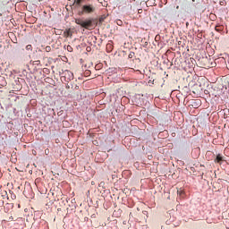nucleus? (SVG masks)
Returning a JSON list of instances; mask_svg holds the SVG:
<instances>
[{"label": "nucleus", "mask_w": 229, "mask_h": 229, "mask_svg": "<svg viewBox=\"0 0 229 229\" xmlns=\"http://www.w3.org/2000/svg\"><path fill=\"white\" fill-rule=\"evenodd\" d=\"M40 64V61H34V65H39Z\"/></svg>", "instance_id": "ddd939ff"}, {"label": "nucleus", "mask_w": 229, "mask_h": 229, "mask_svg": "<svg viewBox=\"0 0 229 229\" xmlns=\"http://www.w3.org/2000/svg\"><path fill=\"white\" fill-rule=\"evenodd\" d=\"M82 0H74V4H77V6H80L81 4Z\"/></svg>", "instance_id": "0eeeda50"}, {"label": "nucleus", "mask_w": 229, "mask_h": 229, "mask_svg": "<svg viewBox=\"0 0 229 229\" xmlns=\"http://www.w3.org/2000/svg\"><path fill=\"white\" fill-rule=\"evenodd\" d=\"M221 162H225V159L221 157V154H218L215 158V164H220Z\"/></svg>", "instance_id": "20e7f679"}, {"label": "nucleus", "mask_w": 229, "mask_h": 229, "mask_svg": "<svg viewBox=\"0 0 229 229\" xmlns=\"http://www.w3.org/2000/svg\"><path fill=\"white\" fill-rule=\"evenodd\" d=\"M45 153H49V150H45Z\"/></svg>", "instance_id": "6ab92c4d"}, {"label": "nucleus", "mask_w": 229, "mask_h": 229, "mask_svg": "<svg viewBox=\"0 0 229 229\" xmlns=\"http://www.w3.org/2000/svg\"><path fill=\"white\" fill-rule=\"evenodd\" d=\"M98 21H99V22H104L105 17L101 16Z\"/></svg>", "instance_id": "f8f14e48"}, {"label": "nucleus", "mask_w": 229, "mask_h": 229, "mask_svg": "<svg viewBox=\"0 0 229 229\" xmlns=\"http://www.w3.org/2000/svg\"><path fill=\"white\" fill-rule=\"evenodd\" d=\"M67 50L70 51V52L72 51V47L68 46V47H67Z\"/></svg>", "instance_id": "2eb2a0df"}, {"label": "nucleus", "mask_w": 229, "mask_h": 229, "mask_svg": "<svg viewBox=\"0 0 229 229\" xmlns=\"http://www.w3.org/2000/svg\"><path fill=\"white\" fill-rule=\"evenodd\" d=\"M216 31H217L218 33H221V31H223L225 30V27L223 25H216L215 27Z\"/></svg>", "instance_id": "423d86ee"}, {"label": "nucleus", "mask_w": 229, "mask_h": 229, "mask_svg": "<svg viewBox=\"0 0 229 229\" xmlns=\"http://www.w3.org/2000/svg\"><path fill=\"white\" fill-rule=\"evenodd\" d=\"M64 78L66 81H71V80H74V73H72V72L66 70L64 72Z\"/></svg>", "instance_id": "7ed1b4c3"}, {"label": "nucleus", "mask_w": 229, "mask_h": 229, "mask_svg": "<svg viewBox=\"0 0 229 229\" xmlns=\"http://www.w3.org/2000/svg\"><path fill=\"white\" fill-rule=\"evenodd\" d=\"M26 49L27 51H31V49H33V47L31 45H27Z\"/></svg>", "instance_id": "6e6552de"}, {"label": "nucleus", "mask_w": 229, "mask_h": 229, "mask_svg": "<svg viewBox=\"0 0 229 229\" xmlns=\"http://www.w3.org/2000/svg\"><path fill=\"white\" fill-rule=\"evenodd\" d=\"M45 153H49V150H45Z\"/></svg>", "instance_id": "aec40b11"}, {"label": "nucleus", "mask_w": 229, "mask_h": 229, "mask_svg": "<svg viewBox=\"0 0 229 229\" xmlns=\"http://www.w3.org/2000/svg\"><path fill=\"white\" fill-rule=\"evenodd\" d=\"M75 22L84 28L85 30H95L96 26H98V20L95 18H88L83 20L81 18L75 19Z\"/></svg>", "instance_id": "f257e3e1"}, {"label": "nucleus", "mask_w": 229, "mask_h": 229, "mask_svg": "<svg viewBox=\"0 0 229 229\" xmlns=\"http://www.w3.org/2000/svg\"><path fill=\"white\" fill-rule=\"evenodd\" d=\"M12 199H16L17 196L15 194L11 195Z\"/></svg>", "instance_id": "4468645a"}, {"label": "nucleus", "mask_w": 229, "mask_h": 229, "mask_svg": "<svg viewBox=\"0 0 229 229\" xmlns=\"http://www.w3.org/2000/svg\"><path fill=\"white\" fill-rule=\"evenodd\" d=\"M145 46H148V42L145 43Z\"/></svg>", "instance_id": "412c9836"}, {"label": "nucleus", "mask_w": 229, "mask_h": 229, "mask_svg": "<svg viewBox=\"0 0 229 229\" xmlns=\"http://www.w3.org/2000/svg\"><path fill=\"white\" fill-rule=\"evenodd\" d=\"M116 24H117L118 26H123V21L117 20V21H116Z\"/></svg>", "instance_id": "1a4fd4ad"}, {"label": "nucleus", "mask_w": 229, "mask_h": 229, "mask_svg": "<svg viewBox=\"0 0 229 229\" xmlns=\"http://www.w3.org/2000/svg\"><path fill=\"white\" fill-rule=\"evenodd\" d=\"M45 153H49V150H45Z\"/></svg>", "instance_id": "a211bd4d"}, {"label": "nucleus", "mask_w": 229, "mask_h": 229, "mask_svg": "<svg viewBox=\"0 0 229 229\" xmlns=\"http://www.w3.org/2000/svg\"><path fill=\"white\" fill-rule=\"evenodd\" d=\"M139 13H142V9H139Z\"/></svg>", "instance_id": "dca6fc26"}, {"label": "nucleus", "mask_w": 229, "mask_h": 229, "mask_svg": "<svg viewBox=\"0 0 229 229\" xmlns=\"http://www.w3.org/2000/svg\"><path fill=\"white\" fill-rule=\"evenodd\" d=\"M64 36L67 38L69 37H72V30H71V29L66 30L64 32Z\"/></svg>", "instance_id": "39448f33"}, {"label": "nucleus", "mask_w": 229, "mask_h": 229, "mask_svg": "<svg viewBox=\"0 0 229 229\" xmlns=\"http://www.w3.org/2000/svg\"><path fill=\"white\" fill-rule=\"evenodd\" d=\"M96 12V6L94 4H84L81 10L79 12V15H89Z\"/></svg>", "instance_id": "f03ea898"}, {"label": "nucleus", "mask_w": 229, "mask_h": 229, "mask_svg": "<svg viewBox=\"0 0 229 229\" xmlns=\"http://www.w3.org/2000/svg\"><path fill=\"white\" fill-rule=\"evenodd\" d=\"M176 10H180V6L179 5L176 6Z\"/></svg>", "instance_id": "f3484780"}, {"label": "nucleus", "mask_w": 229, "mask_h": 229, "mask_svg": "<svg viewBox=\"0 0 229 229\" xmlns=\"http://www.w3.org/2000/svg\"><path fill=\"white\" fill-rule=\"evenodd\" d=\"M45 50L47 51V53H50L51 47H46Z\"/></svg>", "instance_id": "9b49d317"}, {"label": "nucleus", "mask_w": 229, "mask_h": 229, "mask_svg": "<svg viewBox=\"0 0 229 229\" xmlns=\"http://www.w3.org/2000/svg\"><path fill=\"white\" fill-rule=\"evenodd\" d=\"M134 55H135V53L131 52V53L129 54V55H128V58H133Z\"/></svg>", "instance_id": "9d476101"}]
</instances>
